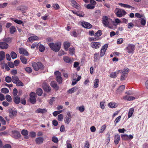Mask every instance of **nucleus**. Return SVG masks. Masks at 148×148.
<instances>
[{"instance_id":"obj_1","label":"nucleus","mask_w":148,"mask_h":148,"mask_svg":"<svg viewBox=\"0 0 148 148\" xmlns=\"http://www.w3.org/2000/svg\"><path fill=\"white\" fill-rule=\"evenodd\" d=\"M112 20L106 16H103L102 18V22L104 25L106 27L111 28L110 25L112 23Z\"/></svg>"},{"instance_id":"obj_2","label":"nucleus","mask_w":148,"mask_h":148,"mask_svg":"<svg viewBox=\"0 0 148 148\" xmlns=\"http://www.w3.org/2000/svg\"><path fill=\"white\" fill-rule=\"evenodd\" d=\"M49 45L52 50L56 52H58L60 48L61 44L60 43H50Z\"/></svg>"},{"instance_id":"obj_3","label":"nucleus","mask_w":148,"mask_h":148,"mask_svg":"<svg viewBox=\"0 0 148 148\" xmlns=\"http://www.w3.org/2000/svg\"><path fill=\"white\" fill-rule=\"evenodd\" d=\"M32 65L34 69L36 71H38L40 69H42L43 68L42 63L39 62L37 63L33 62L32 63Z\"/></svg>"},{"instance_id":"obj_4","label":"nucleus","mask_w":148,"mask_h":148,"mask_svg":"<svg viewBox=\"0 0 148 148\" xmlns=\"http://www.w3.org/2000/svg\"><path fill=\"white\" fill-rule=\"evenodd\" d=\"M12 81L15 84L18 86H23V84L19 80L18 78L16 76H13L12 77Z\"/></svg>"},{"instance_id":"obj_5","label":"nucleus","mask_w":148,"mask_h":148,"mask_svg":"<svg viewBox=\"0 0 148 148\" xmlns=\"http://www.w3.org/2000/svg\"><path fill=\"white\" fill-rule=\"evenodd\" d=\"M115 12L117 16L119 17H121L123 16L126 14V12L124 10L116 8L115 10Z\"/></svg>"},{"instance_id":"obj_6","label":"nucleus","mask_w":148,"mask_h":148,"mask_svg":"<svg viewBox=\"0 0 148 148\" xmlns=\"http://www.w3.org/2000/svg\"><path fill=\"white\" fill-rule=\"evenodd\" d=\"M135 49V46L133 44H128L125 48L126 50L129 53H133Z\"/></svg>"},{"instance_id":"obj_7","label":"nucleus","mask_w":148,"mask_h":148,"mask_svg":"<svg viewBox=\"0 0 148 148\" xmlns=\"http://www.w3.org/2000/svg\"><path fill=\"white\" fill-rule=\"evenodd\" d=\"M121 72H122L121 79V80H124L127 74L129 72V70L128 68H125L123 70H121Z\"/></svg>"},{"instance_id":"obj_8","label":"nucleus","mask_w":148,"mask_h":148,"mask_svg":"<svg viewBox=\"0 0 148 148\" xmlns=\"http://www.w3.org/2000/svg\"><path fill=\"white\" fill-rule=\"evenodd\" d=\"M30 102L34 104L36 101V96L35 93L34 92L31 93L29 95Z\"/></svg>"},{"instance_id":"obj_9","label":"nucleus","mask_w":148,"mask_h":148,"mask_svg":"<svg viewBox=\"0 0 148 148\" xmlns=\"http://www.w3.org/2000/svg\"><path fill=\"white\" fill-rule=\"evenodd\" d=\"M108 46L107 44H105L103 46L100 51V57H102L104 56L108 48Z\"/></svg>"},{"instance_id":"obj_10","label":"nucleus","mask_w":148,"mask_h":148,"mask_svg":"<svg viewBox=\"0 0 148 148\" xmlns=\"http://www.w3.org/2000/svg\"><path fill=\"white\" fill-rule=\"evenodd\" d=\"M81 25L84 28L88 29H90L92 27L90 24L85 21L82 22L81 23Z\"/></svg>"},{"instance_id":"obj_11","label":"nucleus","mask_w":148,"mask_h":148,"mask_svg":"<svg viewBox=\"0 0 148 148\" xmlns=\"http://www.w3.org/2000/svg\"><path fill=\"white\" fill-rule=\"evenodd\" d=\"M9 112L10 113V116L12 117L16 115L17 114V111L14 108H10L9 109Z\"/></svg>"},{"instance_id":"obj_12","label":"nucleus","mask_w":148,"mask_h":148,"mask_svg":"<svg viewBox=\"0 0 148 148\" xmlns=\"http://www.w3.org/2000/svg\"><path fill=\"white\" fill-rule=\"evenodd\" d=\"M91 46L92 48L98 49L101 46V44L99 42H92Z\"/></svg>"},{"instance_id":"obj_13","label":"nucleus","mask_w":148,"mask_h":148,"mask_svg":"<svg viewBox=\"0 0 148 148\" xmlns=\"http://www.w3.org/2000/svg\"><path fill=\"white\" fill-rule=\"evenodd\" d=\"M12 136L15 138H18L21 136V134L19 132L17 131L14 130L12 131Z\"/></svg>"},{"instance_id":"obj_14","label":"nucleus","mask_w":148,"mask_h":148,"mask_svg":"<svg viewBox=\"0 0 148 148\" xmlns=\"http://www.w3.org/2000/svg\"><path fill=\"white\" fill-rule=\"evenodd\" d=\"M43 89L47 92H49L51 90L50 86L46 83H44L42 85Z\"/></svg>"},{"instance_id":"obj_15","label":"nucleus","mask_w":148,"mask_h":148,"mask_svg":"<svg viewBox=\"0 0 148 148\" xmlns=\"http://www.w3.org/2000/svg\"><path fill=\"white\" fill-rule=\"evenodd\" d=\"M8 47V44L5 42H0V48L1 49H6Z\"/></svg>"},{"instance_id":"obj_16","label":"nucleus","mask_w":148,"mask_h":148,"mask_svg":"<svg viewBox=\"0 0 148 148\" xmlns=\"http://www.w3.org/2000/svg\"><path fill=\"white\" fill-rule=\"evenodd\" d=\"M18 51L21 54H24L26 56H27L28 55V52L22 48H20L18 49Z\"/></svg>"},{"instance_id":"obj_17","label":"nucleus","mask_w":148,"mask_h":148,"mask_svg":"<svg viewBox=\"0 0 148 148\" xmlns=\"http://www.w3.org/2000/svg\"><path fill=\"white\" fill-rule=\"evenodd\" d=\"M39 39V38L38 36H33L29 37L27 41L32 42L34 41L38 40Z\"/></svg>"},{"instance_id":"obj_18","label":"nucleus","mask_w":148,"mask_h":148,"mask_svg":"<svg viewBox=\"0 0 148 148\" xmlns=\"http://www.w3.org/2000/svg\"><path fill=\"white\" fill-rule=\"evenodd\" d=\"M121 71V70H119L116 72H112L110 74V76L111 78H115Z\"/></svg>"},{"instance_id":"obj_19","label":"nucleus","mask_w":148,"mask_h":148,"mask_svg":"<svg viewBox=\"0 0 148 148\" xmlns=\"http://www.w3.org/2000/svg\"><path fill=\"white\" fill-rule=\"evenodd\" d=\"M47 110L46 109H41L39 108L36 110L35 112L37 113H41L42 114H43L47 112Z\"/></svg>"},{"instance_id":"obj_20","label":"nucleus","mask_w":148,"mask_h":148,"mask_svg":"<svg viewBox=\"0 0 148 148\" xmlns=\"http://www.w3.org/2000/svg\"><path fill=\"white\" fill-rule=\"evenodd\" d=\"M73 4L72 6L76 8L79 9V8L80 5L78 4L74 0H69Z\"/></svg>"},{"instance_id":"obj_21","label":"nucleus","mask_w":148,"mask_h":148,"mask_svg":"<svg viewBox=\"0 0 148 148\" xmlns=\"http://www.w3.org/2000/svg\"><path fill=\"white\" fill-rule=\"evenodd\" d=\"M125 86L124 85L120 86L118 89L116 91V93L117 94H119L125 89Z\"/></svg>"},{"instance_id":"obj_22","label":"nucleus","mask_w":148,"mask_h":148,"mask_svg":"<svg viewBox=\"0 0 148 148\" xmlns=\"http://www.w3.org/2000/svg\"><path fill=\"white\" fill-rule=\"evenodd\" d=\"M51 86L56 90H58L59 88L58 86L57 85L56 82L54 81L51 82Z\"/></svg>"},{"instance_id":"obj_23","label":"nucleus","mask_w":148,"mask_h":148,"mask_svg":"<svg viewBox=\"0 0 148 148\" xmlns=\"http://www.w3.org/2000/svg\"><path fill=\"white\" fill-rule=\"evenodd\" d=\"M119 5L123 7L127 8H131L132 10H134V8L132 7L130 5H128L124 4L122 3H119Z\"/></svg>"},{"instance_id":"obj_24","label":"nucleus","mask_w":148,"mask_h":148,"mask_svg":"<svg viewBox=\"0 0 148 148\" xmlns=\"http://www.w3.org/2000/svg\"><path fill=\"white\" fill-rule=\"evenodd\" d=\"M44 140V138L42 137H39L37 138L36 139V142L38 144L42 143Z\"/></svg>"},{"instance_id":"obj_25","label":"nucleus","mask_w":148,"mask_h":148,"mask_svg":"<svg viewBox=\"0 0 148 148\" xmlns=\"http://www.w3.org/2000/svg\"><path fill=\"white\" fill-rule=\"evenodd\" d=\"M70 46V43L67 41L64 42V47L66 51H68L69 48Z\"/></svg>"},{"instance_id":"obj_26","label":"nucleus","mask_w":148,"mask_h":148,"mask_svg":"<svg viewBox=\"0 0 148 148\" xmlns=\"http://www.w3.org/2000/svg\"><path fill=\"white\" fill-rule=\"evenodd\" d=\"M78 88L77 87H75L73 88H71L67 91L68 93L72 94L76 92L78 89Z\"/></svg>"},{"instance_id":"obj_27","label":"nucleus","mask_w":148,"mask_h":148,"mask_svg":"<svg viewBox=\"0 0 148 148\" xmlns=\"http://www.w3.org/2000/svg\"><path fill=\"white\" fill-rule=\"evenodd\" d=\"M120 136L118 134L115 135L114 137V143L116 145L117 144L120 140Z\"/></svg>"},{"instance_id":"obj_28","label":"nucleus","mask_w":148,"mask_h":148,"mask_svg":"<svg viewBox=\"0 0 148 148\" xmlns=\"http://www.w3.org/2000/svg\"><path fill=\"white\" fill-rule=\"evenodd\" d=\"M63 59L64 61L67 63H71L73 61V60H71L67 56H64L63 57Z\"/></svg>"},{"instance_id":"obj_29","label":"nucleus","mask_w":148,"mask_h":148,"mask_svg":"<svg viewBox=\"0 0 148 148\" xmlns=\"http://www.w3.org/2000/svg\"><path fill=\"white\" fill-rule=\"evenodd\" d=\"M134 111V109L133 108H131L129 109L128 115V117L129 118L132 116Z\"/></svg>"},{"instance_id":"obj_30","label":"nucleus","mask_w":148,"mask_h":148,"mask_svg":"<svg viewBox=\"0 0 148 148\" xmlns=\"http://www.w3.org/2000/svg\"><path fill=\"white\" fill-rule=\"evenodd\" d=\"M56 79L58 83L59 84H61L62 82V78L61 76H56Z\"/></svg>"},{"instance_id":"obj_31","label":"nucleus","mask_w":148,"mask_h":148,"mask_svg":"<svg viewBox=\"0 0 148 148\" xmlns=\"http://www.w3.org/2000/svg\"><path fill=\"white\" fill-rule=\"evenodd\" d=\"M108 106L112 108H114L117 107V105L114 102H110L108 104Z\"/></svg>"},{"instance_id":"obj_32","label":"nucleus","mask_w":148,"mask_h":148,"mask_svg":"<svg viewBox=\"0 0 148 148\" xmlns=\"http://www.w3.org/2000/svg\"><path fill=\"white\" fill-rule=\"evenodd\" d=\"M94 61L96 62L99 59V54L98 53H95L94 55Z\"/></svg>"},{"instance_id":"obj_33","label":"nucleus","mask_w":148,"mask_h":148,"mask_svg":"<svg viewBox=\"0 0 148 148\" xmlns=\"http://www.w3.org/2000/svg\"><path fill=\"white\" fill-rule=\"evenodd\" d=\"M5 58V52L2 51L0 52V61L3 60Z\"/></svg>"},{"instance_id":"obj_34","label":"nucleus","mask_w":148,"mask_h":148,"mask_svg":"<svg viewBox=\"0 0 148 148\" xmlns=\"http://www.w3.org/2000/svg\"><path fill=\"white\" fill-rule=\"evenodd\" d=\"M22 63L24 64H26L27 62L26 58L22 56H21L20 57Z\"/></svg>"},{"instance_id":"obj_35","label":"nucleus","mask_w":148,"mask_h":148,"mask_svg":"<svg viewBox=\"0 0 148 148\" xmlns=\"http://www.w3.org/2000/svg\"><path fill=\"white\" fill-rule=\"evenodd\" d=\"M14 101L16 104H18L20 103V98L18 96H16L14 98Z\"/></svg>"},{"instance_id":"obj_36","label":"nucleus","mask_w":148,"mask_h":148,"mask_svg":"<svg viewBox=\"0 0 148 148\" xmlns=\"http://www.w3.org/2000/svg\"><path fill=\"white\" fill-rule=\"evenodd\" d=\"M76 109L81 112H83L85 110L84 106H82L79 107H77Z\"/></svg>"},{"instance_id":"obj_37","label":"nucleus","mask_w":148,"mask_h":148,"mask_svg":"<svg viewBox=\"0 0 148 148\" xmlns=\"http://www.w3.org/2000/svg\"><path fill=\"white\" fill-rule=\"evenodd\" d=\"M16 31V28L14 26H12L10 29V32L11 34H13Z\"/></svg>"},{"instance_id":"obj_38","label":"nucleus","mask_w":148,"mask_h":148,"mask_svg":"<svg viewBox=\"0 0 148 148\" xmlns=\"http://www.w3.org/2000/svg\"><path fill=\"white\" fill-rule=\"evenodd\" d=\"M71 118L66 116L64 119V121L65 123L69 124L71 121Z\"/></svg>"},{"instance_id":"obj_39","label":"nucleus","mask_w":148,"mask_h":148,"mask_svg":"<svg viewBox=\"0 0 148 148\" xmlns=\"http://www.w3.org/2000/svg\"><path fill=\"white\" fill-rule=\"evenodd\" d=\"M86 7L88 9L91 10L95 8V5L91 4H89L86 5Z\"/></svg>"},{"instance_id":"obj_40","label":"nucleus","mask_w":148,"mask_h":148,"mask_svg":"<svg viewBox=\"0 0 148 148\" xmlns=\"http://www.w3.org/2000/svg\"><path fill=\"white\" fill-rule=\"evenodd\" d=\"M99 82V81L98 79H96L95 80L94 83V87L95 88H97L98 87V85Z\"/></svg>"},{"instance_id":"obj_41","label":"nucleus","mask_w":148,"mask_h":148,"mask_svg":"<svg viewBox=\"0 0 148 148\" xmlns=\"http://www.w3.org/2000/svg\"><path fill=\"white\" fill-rule=\"evenodd\" d=\"M121 137L123 140H128V135L127 134H121Z\"/></svg>"},{"instance_id":"obj_42","label":"nucleus","mask_w":148,"mask_h":148,"mask_svg":"<svg viewBox=\"0 0 148 148\" xmlns=\"http://www.w3.org/2000/svg\"><path fill=\"white\" fill-rule=\"evenodd\" d=\"M42 90L41 88H38L36 90L37 94L39 96H41L42 94Z\"/></svg>"},{"instance_id":"obj_43","label":"nucleus","mask_w":148,"mask_h":148,"mask_svg":"<svg viewBox=\"0 0 148 148\" xmlns=\"http://www.w3.org/2000/svg\"><path fill=\"white\" fill-rule=\"evenodd\" d=\"M11 56L13 59H14L17 57V54L14 51H12L11 53Z\"/></svg>"},{"instance_id":"obj_44","label":"nucleus","mask_w":148,"mask_h":148,"mask_svg":"<svg viewBox=\"0 0 148 148\" xmlns=\"http://www.w3.org/2000/svg\"><path fill=\"white\" fill-rule=\"evenodd\" d=\"M1 91L3 93L6 94L8 93L9 91L8 89L6 88H3L1 89Z\"/></svg>"},{"instance_id":"obj_45","label":"nucleus","mask_w":148,"mask_h":148,"mask_svg":"<svg viewBox=\"0 0 148 148\" xmlns=\"http://www.w3.org/2000/svg\"><path fill=\"white\" fill-rule=\"evenodd\" d=\"M5 99L8 102H11L12 101L11 96L8 95H6L5 96Z\"/></svg>"},{"instance_id":"obj_46","label":"nucleus","mask_w":148,"mask_h":148,"mask_svg":"<svg viewBox=\"0 0 148 148\" xmlns=\"http://www.w3.org/2000/svg\"><path fill=\"white\" fill-rule=\"evenodd\" d=\"M106 128V125H104L102 126L100 129V130L99 131L100 133H101L103 132V131L105 130Z\"/></svg>"},{"instance_id":"obj_47","label":"nucleus","mask_w":148,"mask_h":148,"mask_svg":"<svg viewBox=\"0 0 148 148\" xmlns=\"http://www.w3.org/2000/svg\"><path fill=\"white\" fill-rule=\"evenodd\" d=\"M25 71L28 73H30L32 72V70L31 67H26L25 68Z\"/></svg>"},{"instance_id":"obj_48","label":"nucleus","mask_w":148,"mask_h":148,"mask_svg":"<svg viewBox=\"0 0 148 148\" xmlns=\"http://www.w3.org/2000/svg\"><path fill=\"white\" fill-rule=\"evenodd\" d=\"M121 118V116H119L114 121L115 125H116V124L120 121Z\"/></svg>"},{"instance_id":"obj_49","label":"nucleus","mask_w":148,"mask_h":148,"mask_svg":"<svg viewBox=\"0 0 148 148\" xmlns=\"http://www.w3.org/2000/svg\"><path fill=\"white\" fill-rule=\"evenodd\" d=\"M21 133L23 135L26 136L28 134V131L25 130H23L21 132Z\"/></svg>"},{"instance_id":"obj_50","label":"nucleus","mask_w":148,"mask_h":148,"mask_svg":"<svg viewBox=\"0 0 148 148\" xmlns=\"http://www.w3.org/2000/svg\"><path fill=\"white\" fill-rule=\"evenodd\" d=\"M39 49L40 51L43 52L45 50V48L43 45H40L39 46Z\"/></svg>"},{"instance_id":"obj_51","label":"nucleus","mask_w":148,"mask_h":148,"mask_svg":"<svg viewBox=\"0 0 148 148\" xmlns=\"http://www.w3.org/2000/svg\"><path fill=\"white\" fill-rule=\"evenodd\" d=\"M3 41L7 43H10L11 42V38H7L3 39Z\"/></svg>"},{"instance_id":"obj_52","label":"nucleus","mask_w":148,"mask_h":148,"mask_svg":"<svg viewBox=\"0 0 148 148\" xmlns=\"http://www.w3.org/2000/svg\"><path fill=\"white\" fill-rule=\"evenodd\" d=\"M101 31L99 30L95 34V36L96 37H99L101 35Z\"/></svg>"},{"instance_id":"obj_53","label":"nucleus","mask_w":148,"mask_h":148,"mask_svg":"<svg viewBox=\"0 0 148 148\" xmlns=\"http://www.w3.org/2000/svg\"><path fill=\"white\" fill-rule=\"evenodd\" d=\"M89 142L87 140L85 142L83 148H89Z\"/></svg>"},{"instance_id":"obj_54","label":"nucleus","mask_w":148,"mask_h":148,"mask_svg":"<svg viewBox=\"0 0 148 148\" xmlns=\"http://www.w3.org/2000/svg\"><path fill=\"white\" fill-rule=\"evenodd\" d=\"M0 121L1 122L3 125H5L6 124V122L3 118L0 116Z\"/></svg>"},{"instance_id":"obj_55","label":"nucleus","mask_w":148,"mask_h":148,"mask_svg":"<svg viewBox=\"0 0 148 148\" xmlns=\"http://www.w3.org/2000/svg\"><path fill=\"white\" fill-rule=\"evenodd\" d=\"M5 79L6 82L7 83H10L11 82L12 80V78L9 76L6 77H5Z\"/></svg>"},{"instance_id":"obj_56","label":"nucleus","mask_w":148,"mask_h":148,"mask_svg":"<svg viewBox=\"0 0 148 148\" xmlns=\"http://www.w3.org/2000/svg\"><path fill=\"white\" fill-rule=\"evenodd\" d=\"M55 10H58L60 8V6L57 3L53 4L52 6Z\"/></svg>"},{"instance_id":"obj_57","label":"nucleus","mask_w":148,"mask_h":148,"mask_svg":"<svg viewBox=\"0 0 148 148\" xmlns=\"http://www.w3.org/2000/svg\"><path fill=\"white\" fill-rule=\"evenodd\" d=\"M67 148H72V146L70 143V141L68 140L66 141Z\"/></svg>"},{"instance_id":"obj_58","label":"nucleus","mask_w":148,"mask_h":148,"mask_svg":"<svg viewBox=\"0 0 148 148\" xmlns=\"http://www.w3.org/2000/svg\"><path fill=\"white\" fill-rule=\"evenodd\" d=\"M75 49L74 48H71L69 49V53L71 55H73L75 52Z\"/></svg>"},{"instance_id":"obj_59","label":"nucleus","mask_w":148,"mask_h":148,"mask_svg":"<svg viewBox=\"0 0 148 148\" xmlns=\"http://www.w3.org/2000/svg\"><path fill=\"white\" fill-rule=\"evenodd\" d=\"M8 5V3H5L2 4H0V8H3L6 7Z\"/></svg>"},{"instance_id":"obj_60","label":"nucleus","mask_w":148,"mask_h":148,"mask_svg":"<svg viewBox=\"0 0 148 148\" xmlns=\"http://www.w3.org/2000/svg\"><path fill=\"white\" fill-rule=\"evenodd\" d=\"M52 139V141L55 143H57L58 141V138L55 136L53 137Z\"/></svg>"},{"instance_id":"obj_61","label":"nucleus","mask_w":148,"mask_h":148,"mask_svg":"<svg viewBox=\"0 0 148 148\" xmlns=\"http://www.w3.org/2000/svg\"><path fill=\"white\" fill-rule=\"evenodd\" d=\"M63 118V115L62 114H60L58 116V120L59 121H62Z\"/></svg>"},{"instance_id":"obj_62","label":"nucleus","mask_w":148,"mask_h":148,"mask_svg":"<svg viewBox=\"0 0 148 148\" xmlns=\"http://www.w3.org/2000/svg\"><path fill=\"white\" fill-rule=\"evenodd\" d=\"M76 14L80 17H84V13L82 12H76Z\"/></svg>"},{"instance_id":"obj_63","label":"nucleus","mask_w":148,"mask_h":148,"mask_svg":"<svg viewBox=\"0 0 148 148\" xmlns=\"http://www.w3.org/2000/svg\"><path fill=\"white\" fill-rule=\"evenodd\" d=\"M141 24L143 25H145L146 23V20L144 18H142L140 21Z\"/></svg>"},{"instance_id":"obj_64","label":"nucleus","mask_w":148,"mask_h":148,"mask_svg":"<svg viewBox=\"0 0 148 148\" xmlns=\"http://www.w3.org/2000/svg\"><path fill=\"white\" fill-rule=\"evenodd\" d=\"M30 134L31 137L32 138L35 137L36 136V133L34 132H32L30 133Z\"/></svg>"}]
</instances>
